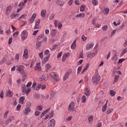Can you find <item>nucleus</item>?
I'll use <instances>...</instances> for the list:
<instances>
[{"label": "nucleus", "mask_w": 127, "mask_h": 127, "mask_svg": "<svg viewBox=\"0 0 127 127\" xmlns=\"http://www.w3.org/2000/svg\"><path fill=\"white\" fill-rule=\"evenodd\" d=\"M92 82L94 85H97L99 82H100V80H101V76H100L98 74H95L92 78Z\"/></svg>", "instance_id": "1"}, {"label": "nucleus", "mask_w": 127, "mask_h": 127, "mask_svg": "<svg viewBox=\"0 0 127 127\" xmlns=\"http://www.w3.org/2000/svg\"><path fill=\"white\" fill-rule=\"evenodd\" d=\"M16 70L18 72H20L22 76L24 77L26 76V74L25 73V71H24V66L22 65H19Z\"/></svg>", "instance_id": "2"}, {"label": "nucleus", "mask_w": 127, "mask_h": 127, "mask_svg": "<svg viewBox=\"0 0 127 127\" xmlns=\"http://www.w3.org/2000/svg\"><path fill=\"white\" fill-rule=\"evenodd\" d=\"M28 36V32L26 30H23L21 34V38L23 40H25Z\"/></svg>", "instance_id": "3"}, {"label": "nucleus", "mask_w": 127, "mask_h": 127, "mask_svg": "<svg viewBox=\"0 0 127 127\" xmlns=\"http://www.w3.org/2000/svg\"><path fill=\"white\" fill-rule=\"evenodd\" d=\"M50 76L53 78L54 81H59V76L55 72L51 73Z\"/></svg>", "instance_id": "4"}, {"label": "nucleus", "mask_w": 127, "mask_h": 127, "mask_svg": "<svg viewBox=\"0 0 127 127\" xmlns=\"http://www.w3.org/2000/svg\"><path fill=\"white\" fill-rule=\"evenodd\" d=\"M72 73V69H69L67 72H66L64 74V76L63 80L64 81H66L67 79H68L69 76H70V74Z\"/></svg>", "instance_id": "5"}, {"label": "nucleus", "mask_w": 127, "mask_h": 127, "mask_svg": "<svg viewBox=\"0 0 127 127\" xmlns=\"http://www.w3.org/2000/svg\"><path fill=\"white\" fill-rule=\"evenodd\" d=\"M74 108H75V104L73 102H71L68 106V110L69 112H73Z\"/></svg>", "instance_id": "6"}, {"label": "nucleus", "mask_w": 127, "mask_h": 127, "mask_svg": "<svg viewBox=\"0 0 127 127\" xmlns=\"http://www.w3.org/2000/svg\"><path fill=\"white\" fill-rule=\"evenodd\" d=\"M31 109L29 107H26L25 108V110L23 111V114L24 116H27L29 113H30Z\"/></svg>", "instance_id": "7"}, {"label": "nucleus", "mask_w": 127, "mask_h": 127, "mask_svg": "<svg viewBox=\"0 0 127 127\" xmlns=\"http://www.w3.org/2000/svg\"><path fill=\"white\" fill-rule=\"evenodd\" d=\"M36 16H37V14L36 13H33L29 20L30 23H33V22L35 20V18H36Z\"/></svg>", "instance_id": "8"}, {"label": "nucleus", "mask_w": 127, "mask_h": 127, "mask_svg": "<svg viewBox=\"0 0 127 127\" xmlns=\"http://www.w3.org/2000/svg\"><path fill=\"white\" fill-rule=\"evenodd\" d=\"M12 9V6L11 5H9L6 9L5 14L6 15H8L10 13V11Z\"/></svg>", "instance_id": "9"}, {"label": "nucleus", "mask_w": 127, "mask_h": 127, "mask_svg": "<svg viewBox=\"0 0 127 127\" xmlns=\"http://www.w3.org/2000/svg\"><path fill=\"white\" fill-rule=\"evenodd\" d=\"M93 47H94V44H93L88 43L86 45V49L87 51L91 50V49H93Z\"/></svg>", "instance_id": "10"}, {"label": "nucleus", "mask_w": 127, "mask_h": 127, "mask_svg": "<svg viewBox=\"0 0 127 127\" xmlns=\"http://www.w3.org/2000/svg\"><path fill=\"white\" fill-rule=\"evenodd\" d=\"M50 33L52 37H55V36H56V33H57V31L55 29H52L51 30Z\"/></svg>", "instance_id": "11"}, {"label": "nucleus", "mask_w": 127, "mask_h": 127, "mask_svg": "<svg viewBox=\"0 0 127 127\" xmlns=\"http://www.w3.org/2000/svg\"><path fill=\"white\" fill-rule=\"evenodd\" d=\"M55 127V120L52 119L49 123L48 127Z\"/></svg>", "instance_id": "12"}, {"label": "nucleus", "mask_w": 127, "mask_h": 127, "mask_svg": "<svg viewBox=\"0 0 127 127\" xmlns=\"http://www.w3.org/2000/svg\"><path fill=\"white\" fill-rule=\"evenodd\" d=\"M39 24H40V19H38L36 22L34 29H38V28H39Z\"/></svg>", "instance_id": "13"}, {"label": "nucleus", "mask_w": 127, "mask_h": 127, "mask_svg": "<svg viewBox=\"0 0 127 127\" xmlns=\"http://www.w3.org/2000/svg\"><path fill=\"white\" fill-rule=\"evenodd\" d=\"M119 59V57H118V55L117 53H115L113 57L112 58L111 60L114 61V63H116V62Z\"/></svg>", "instance_id": "14"}, {"label": "nucleus", "mask_w": 127, "mask_h": 127, "mask_svg": "<svg viewBox=\"0 0 127 127\" xmlns=\"http://www.w3.org/2000/svg\"><path fill=\"white\" fill-rule=\"evenodd\" d=\"M23 57H24L25 59H27V58H28V50H24L23 53Z\"/></svg>", "instance_id": "15"}, {"label": "nucleus", "mask_w": 127, "mask_h": 127, "mask_svg": "<svg viewBox=\"0 0 127 127\" xmlns=\"http://www.w3.org/2000/svg\"><path fill=\"white\" fill-rule=\"evenodd\" d=\"M35 70L37 71H41V66H40V63H38L36 64L35 66Z\"/></svg>", "instance_id": "16"}, {"label": "nucleus", "mask_w": 127, "mask_h": 127, "mask_svg": "<svg viewBox=\"0 0 127 127\" xmlns=\"http://www.w3.org/2000/svg\"><path fill=\"white\" fill-rule=\"evenodd\" d=\"M95 55H97V52L96 53H90L87 55V58H93Z\"/></svg>", "instance_id": "17"}, {"label": "nucleus", "mask_w": 127, "mask_h": 127, "mask_svg": "<svg viewBox=\"0 0 127 127\" xmlns=\"http://www.w3.org/2000/svg\"><path fill=\"white\" fill-rule=\"evenodd\" d=\"M53 117V111H51L50 113H49V115H47L46 117L45 118V120H48V119H51Z\"/></svg>", "instance_id": "18"}, {"label": "nucleus", "mask_w": 127, "mask_h": 127, "mask_svg": "<svg viewBox=\"0 0 127 127\" xmlns=\"http://www.w3.org/2000/svg\"><path fill=\"white\" fill-rule=\"evenodd\" d=\"M70 54L69 53H67L66 54H64L63 56V58H62V61L63 62H64L65 61V60H66V59L67 58V57H68V56H69Z\"/></svg>", "instance_id": "19"}, {"label": "nucleus", "mask_w": 127, "mask_h": 127, "mask_svg": "<svg viewBox=\"0 0 127 127\" xmlns=\"http://www.w3.org/2000/svg\"><path fill=\"white\" fill-rule=\"evenodd\" d=\"M56 4L57 5H60V6H63L64 5V2L58 0L56 1Z\"/></svg>", "instance_id": "20"}, {"label": "nucleus", "mask_w": 127, "mask_h": 127, "mask_svg": "<svg viewBox=\"0 0 127 127\" xmlns=\"http://www.w3.org/2000/svg\"><path fill=\"white\" fill-rule=\"evenodd\" d=\"M75 16H76V17H77L78 18H79V17L83 18V17H86V14H85L84 13H82L77 14Z\"/></svg>", "instance_id": "21"}, {"label": "nucleus", "mask_w": 127, "mask_h": 127, "mask_svg": "<svg viewBox=\"0 0 127 127\" xmlns=\"http://www.w3.org/2000/svg\"><path fill=\"white\" fill-rule=\"evenodd\" d=\"M13 95V93L12 92L10 91V90H8L6 92V96L7 97H9L10 98H11L12 97V95Z\"/></svg>", "instance_id": "22"}, {"label": "nucleus", "mask_w": 127, "mask_h": 127, "mask_svg": "<svg viewBox=\"0 0 127 127\" xmlns=\"http://www.w3.org/2000/svg\"><path fill=\"white\" fill-rule=\"evenodd\" d=\"M24 100H25V97H24V96H22L20 97L19 99V104H21L22 105H23V102Z\"/></svg>", "instance_id": "23"}, {"label": "nucleus", "mask_w": 127, "mask_h": 127, "mask_svg": "<svg viewBox=\"0 0 127 127\" xmlns=\"http://www.w3.org/2000/svg\"><path fill=\"white\" fill-rule=\"evenodd\" d=\"M89 124H92L93 123V121H94V117L93 116H90L88 119Z\"/></svg>", "instance_id": "24"}, {"label": "nucleus", "mask_w": 127, "mask_h": 127, "mask_svg": "<svg viewBox=\"0 0 127 127\" xmlns=\"http://www.w3.org/2000/svg\"><path fill=\"white\" fill-rule=\"evenodd\" d=\"M49 111H50V108H49V109H47V110H46L45 111H44L41 115V118H43V117H44V115L46 114H47V112H49Z\"/></svg>", "instance_id": "25"}, {"label": "nucleus", "mask_w": 127, "mask_h": 127, "mask_svg": "<svg viewBox=\"0 0 127 127\" xmlns=\"http://www.w3.org/2000/svg\"><path fill=\"white\" fill-rule=\"evenodd\" d=\"M76 40H75L72 43V44L71 46V49H72V50H74V49L76 48Z\"/></svg>", "instance_id": "26"}, {"label": "nucleus", "mask_w": 127, "mask_h": 127, "mask_svg": "<svg viewBox=\"0 0 127 127\" xmlns=\"http://www.w3.org/2000/svg\"><path fill=\"white\" fill-rule=\"evenodd\" d=\"M41 15L42 17H45V15H46V10L43 9L42 10Z\"/></svg>", "instance_id": "27"}, {"label": "nucleus", "mask_w": 127, "mask_h": 127, "mask_svg": "<svg viewBox=\"0 0 127 127\" xmlns=\"http://www.w3.org/2000/svg\"><path fill=\"white\" fill-rule=\"evenodd\" d=\"M44 80H47V78L46 77V76L45 75H43L39 78V81H44Z\"/></svg>", "instance_id": "28"}, {"label": "nucleus", "mask_w": 127, "mask_h": 127, "mask_svg": "<svg viewBox=\"0 0 127 127\" xmlns=\"http://www.w3.org/2000/svg\"><path fill=\"white\" fill-rule=\"evenodd\" d=\"M49 58H50V54H49L47 57H46L44 59V63H46V62H48L49 60Z\"/></svg>", "instance_id": "29"}, {"label": "nucleus", "mask_w": 127, "mask_h": 127, "mask_svg": "<svg viewBox=\"0 0 127 127\" xmlns=\"http://www.w3.org/2000/svg\"><path fill=\"white\" fill-rule=\"evenodd\" d=\"M92 2L93 5H94V6L96 5H98V4H99V2H98L97 0H92Z\"/></svg>", "instance_id": "30"}, {"label": "nucleus", "mask_w": 127, "mask_h": 127, "mask_svg": "<svg viewBox=\"0 0 127 127\" xmlns=\"http://www.w3.org/2000/svg\"><path fill=\"white\" fill-rule=\"evenodd\" d=\"M15 61L16 62H18V60H19V54H17L15 56Z\"/></svg>", "instance_id": "31"}, {"label": "nucleus", "mask_w": 127, "mask_h": 127, "mask_svg": "<svg viewBox=\"0 0 127 127\" xmlns=\"http://www.w3.org/2000/svg\"><path fill=\"white\" fill-rule=\"evenodd\" d=\"M110 94L112 97H114V96H116V92H115L113 90H111L110 91Z\"/></svg>", "instance_id": "32"}, {"label": "nucleus", "mask_w": 127, "mask_h": 127, "mask_svg": "<svg viewBox=\"0 0 127 127\" xmlns=\"http://www.w3.org/2000/svg\"><path fill=\"white\" fill-rule=\"evenodd\" d=\"M82 103H86V101H87V97L85 95H83L81 98Z\"/></svg>", "instance_id": "33"}, {"label": "nucleus", "mask_w": 127, "mask_h": 127, "mask_svg": "<svg viewBox=\"0 0 127 127\" xmlns=\"http://www.w3.org/2000/svg\"><path fill=\"white\" fill-rule=\"evenodd\" d=\"M107 108H108V106L106 105H104L102 107V112L103 113H105L106 111H107Z\"/></svg>", "instance_id": "34"}, {"label": "nucleus", "mask_w": 127, "mask_h": 127, "mask_svg": "<svg viewBox=\"0 0 127 127\" xmlns=\"http://www.w3.org/2000/svg\"><path fill=\"white\" fill-rule=\"evenodd\" d=\"M84 94L86 96H90V90H89L88 88H86Z\"/></svg>", "instance_id": "35"}, {"label": "nucleus", "mask_w": 127, "mask_h": 127, "mask_svg": "<svg viewBox=\"0 0 127 127\" xmlns=\"http://www.w3.org/2000/svg\"><path fill=\"white\" fill-rule=\"evenodd\" d=\"M26 90V86H25V84L22 85V91L23 93H25Z\"/></svg>", "instance_id": "36"}, {"label": "nucleus", "mask_w": 127, "mask_h": 127, "mask_svg": "<svg viewBox=\"0 0 127 127\" xmlns=\"http://www.w3.org/2000/svg\"><path fill=\"white\" fill-rule=\"evenodd\" d=\"M82 68H83V66H80L77 68V74H79L81 73V71L82 70Z\"/></svg>", "instance_id": "37"}, {"label": "nucleus", "mask_w": 127, "mask_h": 127, "mask_svg": "<svg viewBox=\"0 0 127 127\" xmlns=\"http://www.w3.org/2000/svg\"><path fill=\"white\" fill-rule=\"evenodd\" d=\"M127 53V48H125L123 50L121 56H124V55H125V54H126V53Z\"/></svg>", "instance_id": "38"}, {"label": "nucleus", "mask_w": 127, "mask_h": 127, "mask_svg": "<svg viewBox=\"0 0 127 127\" xmlns=\"http://www.w3.org/2000/svg\"><path fill=\"white\" fill-rule=\"evenodd\" d=\"M89 66H90L89 64H86V67L84 68L83 70H82L81 74H83V73H84L85 71H86V70H88V68H89Z\"/></svg>", "instance_id": "39"}, {"label": "nucleus", "mask_w": 127, "mask_h": 127, "mask_svg": "<svg viewBox=\"0 0 127 127\" xmlns=\"http://www.w3.org/2000/svg\"><path fill=\"white\" fill-rule=\"evenodd\" d=\"M42 109H43V106L42 105H39L37 107V110L38 111H42Z\"/></svg>", "instance_id": "40"}, {"label": "nucleus", "mask_w": 127, "mask_h": 127, "mask_svg": "<svg viewBox=\"0 0 127 127\" xmlns=\"http://www.w3.org/2000/svg\"><path fill=\"white\" fill-rule=\"evenodd\" d=\"M54 95H55V91L52 90L51 91V93L50 96H51V98L52 99V98H53V97H54Z\"/></svg>", "instance_id": "41"}, {"label": "nucleus", "mask_w": 127, "mask_h": 127, "mask_svg": "<svg viewBox=\"0 0 127 127\" xmlns=\"http://www.w3.org/2000/svg\"><path fill=\"white\" fill-rule=\"evenodd\" d=\"M36 45L37 48H39L41 46V42H37Z\"/></svg>", "instance_id": "42"}, {"label": "nucleus", "mask_w": 127, "mask_h": 127, "mask_svg": "<svg viewBox=\"0 0 127 127\" xmlns=\"http://www.w3.org/2000/svg\"><path fill=\"white\" fill-rule=\"evenodd\" d=\"M50 69V64H47L46 65V72H48V70Z\"/></svg>", "instance_id": "43"}, {"label": "nucleus", "mask_w": 127, "mask_h": 127, "mask_svg": "<svg viewBox=\"0 0 127 127\" xmlns=\"http://www.w3.org/2000/svg\"><path fill=\"white\" fill-rule=\"evenodd\" d=\"M26 16V15L25 14H23L21 16H20L18 18L19 20H21V19H23L25 18V17Z\"/></svg>", "instance_id": "44"}, {"label": "nucleus", "mask_w": 127, "mask_h": 127, "mask_svg": "<svg viewBox=\"0 0 127 127\" xmlns=\"http://www.w3.org/2000/svg\"><path fill=\"white\" fill-rule=\"evenodd\" d=\"M85 7H86V6L84 5H82L80 9V11H84L85 10Z\"/></svg>", "instance_id": "45"}, {"label": "nucleus", "mask_w": 127, "mask_h": 127, "mask_svg": "<svg viewBox=\"0 0 127 127\" xmlns=\"http://www.w3.org/2000/svg\"><path fill=\"white\" fill-rule=\"evenodd\" d=\"M41 89V84L38 85L36 87V91H39Z\"/></svg>", "instance_id": "46"}, {"label": "nucleus", "mask_w": 127, "mask_h": 127, "mask_svg": "<svg viewBox=\"0 0 127 127\" xmlns=\"http://www.w3.org/2000/svg\"><path fill=\"white\" fill-rule=\"evenodd\" d=\"M110 11V9H109V8H106L104 9V12L105 13V14H108V13H109Z\"/></svg>", "instance_id": "47"}, {"label": "nucleus", "mask_w": 127, "mask_h": 127, "mask_svg": "<svg viewBox=\"0 0 127 127\" xmlns=\"http://www.w3.org/2000/svg\"><path fill=\"white\" fill-rule=\"evenodd\" d=\"M102 29H103V31H107V30H108V26H107V25H104V26L102 27Z\"/></svg>", "instance_id": "48"}, {"label": "nucleus", "mask_w": 127, "mask_h": 127, "mask_svg": "<svg viewBox=\"0 0 127 127\" xmlns=\"http://www.w3.org/2000/svg\"><path fill=\"white\" fill-rule=\"evenodd\" d=\"M119 78H120V75H116L115 76V82H118V80H119Z\"/></svg>", "instance_id": "49"}, {"label": "nucleus", "mask_w": 127, "mask_h": 127, "mask_svg": "<svg viewBox=\"0 0 127 127\" xmlns=\"http://www.w3.org/2000/svg\"><path fill=\"white\" fill-rule=\"evenodd\" d=\"M87 38L85 37L84 35H83L81 37V39L83 40V41H86V40H87Z\"/></svg>", "instance_id": "50"}, {"label": "nucleus", "mask_w": 127, "mask_h": 127, "mask_svg": "<svg viewBox=\"0 0 127 127\" xmlns=\"http://www.w3.org/2000/svg\"><path fill=\"white\" fill-rule=\"evenodd\" d=\"M8 113H9V111H6L5 112V113L4 114V116H3L4 119H6L7 118V117H6V116H7V114H8Z\"/></svg>", "instance_id": "51"}, {"label": "nucleus", "mask_w": 127, "mask_h": 127, "mask_svg": "<svg viewBox=\"0 0 127 127\" xmlns=\"http://www.w3.org/2000/svg\"><path fill=\"white\" fill-rule=\"evenodd\" d=\"M15 14H14V13H12L11 15V18L12 19H14V18H15V19H16V18L15 17Z\"/></svg>", "instance_id": "52"}, {"label": "nucleus", "mask_w": 127, "mask_h": 127, "mask_svg": "<svg viewBox=\"0 0 127 127\" xmlns=\"http://www.w3.org/2000/svg\"><path fill=\"white\" fill-rule=\"evenodd\" d=\"M41 89L42 90H45L46 89V85L45 84H41Z\"/></svg>", "instance_id": "53"}, {"label": "nucleus", "mask_w": 127, "mask_h": 127, "mask_svg": "<svg viewBox=\"0 0 127 127\" xmlns=\"http://www.w3.org/2000/svg\"><path fill=\"white\" fill-rule=\"evenodd\" d=\"M113 111H114V109H109V110H108V111H107V114L108 115H110V114H111V113H112V112H113Z\"/></svg>", "instance_id": "54"}, {"label": "nucleus", "mask_w": 127, "mask_h": 127, "mask_svg": "<svg viewBox=\"0 0 127 127\" xmlns=\"http://www.w3.org/2000/svg\"><path fill=\"white\" fill-rule=\"evenodd\" d=\"M96 20H97V19H96V18H94L91 21L92 24L95 25V24H96Z\"/></svg>", "instance_id": "55"}, {"label": "nucleus", "mask_w": 127, "mask_h": 127, "mask_svg": "<svg viewBox=\"0 0 127 127\" xmlns=\"http://www.w3.org/2000/svg\"><path fill=\"white\" fill-rule=\"evenodd\" d=\"M83 53L81 52L79 54V56L78 57V59H83L84 57L83 56Z\"/></svg>", "instance_id": "56"}, {"label": "nucleus", "mask_w": 127, "mask_h": 127, "mask_svg": "<svg viewBox=\"0 0 127 127\" xmlns=\"http://www.w3.org/2000/svg\"><path fill=\"white\" fill-rule=\"evenodd\" d=\"M18 5L19 6H20V7H22V8L23 6H24V3H23V2H21Z\"/></svg>", "instance_id": "57"}, {"label": "nucleus", "mask_w": 127, "mask_h": 127, "mask_svg": "<svg viewBox=\"0 0 127 127\" xmlns=\"http://www.w3.org/2000/svg\"><path fill=\"white\" fill-rule=\"evenodd\" d=\"M39 56L41 59H43V52H41L39 54Z\"/></svg>", "instance_id": "58"}, {"label": "nucleus", "mask_w": 127, "mask_h": 127, "mask_svg": "<svg viewBox=\"0 0 127 127\" xmlns=\"http://www.w3.org/2000/svg\"><path fill=\"white\" fill-rule=\"evenodd\" d=\"M125 61V59H120L119 60L118 64H120V63H123Z\"/></svg>", "instance_id": "59"}, {"label": "nucleus", "mask_w": 127, "mask_h": 127, "mask_svg": "<svg viewBox=\"0 0 127 127\" xmlns=\"http://www.w3.org/2000/svg\"><path fill=\"white\" fill-rule=\"evenodd\" d=\"M18 33H19L18 31H17V32H15L13 34V36H14V37H17V36H18Z\"/></svg>", "instance_id": "60"}, {"label": "nucleus", "mask_w": 127, "mask_h": 127, "mask_svg": "<svg viewBox=\"0 0 127 127\" xmlns=\"http://www.w3.org/2000/svg\"><path fill=\"white\" fill-rule=\"evenodd\" d=\"M4 95V93L3 92V91H2L1 92V93H0V97L1 98V99H3V96Z\"/></svg>", "instance_id": "61"}, {"label": "nucleus", "mask_w": 127, "mask_h": 127, "mask_svg": "<svg viewBox=\"0 0 127 127\" xmlns=\"http://www.w3.org/2000/svg\"><path fill=\"white\" fill-rule=\"evenodd\" d=\"M72 116H69L66 119V122H70L72 120Z\"/></svg>", "instance_id": "62"}, {"label": "nucleus", "mask_w": 127, "mask_h": 127, "mask_svg": "<svg viewBox=\"0 0 127 127\" xmlns=\"http://www.w3.org/2000/svg\"><path fill=\"white\" fill-rule=\"evenodd\" d=\"M62 54H63L62 52L59 53L57 56V58H60V57H61L62 56Z\"/></svg>", "instance_id": "63"}, {"label": "nucleus", "mask_w": 127, "mask_h": 127, "mask_svg": "<svg viewBox=\"0 0 127 127\" xmlns=\"http://www.w3.org/2000/svg\"><path fill=\"white\" fill-rule=\"evenodd\" d=\"M97 127H102V122H99L96 126Z\"/></svg>", "instance_id": "64"}]
</instances>
